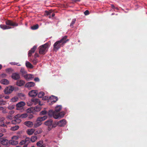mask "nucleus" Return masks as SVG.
Here are the masks:
<instances>
[{
	"label": "nucleus",
	"mask_w": 147,
	"mask_h": 147,
	"mask_svg": "<svg viewBox=\"0 0 147 147\" xmlns=\"http://www.w3.org/2000/svg\"><path fill=\"white\" fill-rule=\"evenodd\" d=\"M67 36H65L60 40L55 42L53 45V50L57 51L61 47H63L69 40L67 39Z\"/></svg>",
	"instance_id": "f257e3e1"
},
{
	"label": "nucleus",
	"mask_w": 147,
	"mask_h": 147,
	"mask_svg": "<svg viewBox=\"0 0 147 147\" xmlns=\"http://www.w3.org/2000/svg\"><path fill=\"white\" fill-rule=\"evenodd\" d=\"M49 46L48 43H46L40 46L39 47V54L41 55H45L47 51Z\"/></svg>",
	"instance_id": "f03ea898"
},
{
	"label": "nucleus",
	"mask_w": 147,
	"mask_h": 147,
	"mask_svg": "<svg viewBox=\"0 0 147 147\" xmlns=\"http://www.w3.org/2000/svg\"><path fill=\"white\" fill-rule=\"evenodd\" d=\"M47 117L46 116L38 117L34 124V127L36 128L40 126L42 123V121L46 119Z\"/></svg>",
	"instance_id": "7ed1b4c3"
},
{
	"label": "nucleus",
	"mask_w": 147,
	"mask_h": 147,
	"mask_svg": "<svg viewBox=\"0 0 147 147\" xmlns=\"http://www.w3.org/2000/svg\"><path fill=\"white\" fill-rule=\"evenodd\" d=\"M19 137L18 136H13L11 138V139L9 141V143L12 145H17L18 143L17 140Z\"/></svg>",
	"instance_id": "20e7f679"
},
{
	"label": "nucleus",
	"mask_w": 147,
	"mask_h": 147,
	"mask_svg": "<svg viewBox=\"0 0 147 147\" xmlns=\"http://www.w3.org/2000/svg\"><path fill=\"white\" fill-rule=\"evenodd\" d=\"M14 88L13 86L7 87L4 89V92L6 94L11 93L14 90Z\"/></svg>",
	"instance_id": "39448f33"
},
{
	"label": "nucleus",
	"mask_w": 147,
	"mask_h": 147,
	"mask_svg": "<svg viewBox=\"0 0 147 147\" xmlns=\"http://www.w3.org/2000/svg\"><path fill=\"white\" fill-rule=\"evenodd\" d=\"M30 143V138L26 137L25 140H22L19 143L20 145H28Z\"/></svg>",
	"instance_id": "423d86ee"
},
{
	"label": "nucleus",
	"mask_w": 147,
	"mask_h": 147,
	"mask_svg": "<svg viewBox=\"0 0 147 147\" xmlns=\"http://www.w3.org/2000/svg\"><path fill=\"white\" fill-rule=\"evenodd\" d=\"M25 103L24 102L21 101L16 105L17 109L20 110L23 108V107L25 105Z\"/></svg>",
	"instance_id": "0eeeda50"
},
{
	"label": "nucleus",
	"mask_w": 147,
	"mask_h": 147,
	"mask_svg": "<svg viewBox=\"0 0 147 147\" xmlns=\"http://www.w3.org/2000/svg\"><path fill=\"white\" fill-rule=\"evenodd\" d=\"M6 25L13 26H18V24L15 22H13L10 20H7L5 22Z\"/></svg>",
	"instance_id": "6e6552de"
},
{
	"label": "nucleus",
	"mask_w": 147,
	"mask_h": 147,
	"mask_svg": "<svg viewBox=\"0 0 147 147\" xmlns=\"http://www.w3.org/2000/svg\"><path fill=\"white\" fill-rule=\"evenodd\" d=\"M37 94V91L36 90H32L28 93L29 96L31 97H34L36 96Z\"/></svg>",
	"instance_id": "1a4fd4ad"
},
{
	"label": "nucleus",
	"mask_w": 147,
	"mask_h": 147,
	"mask_svg": "<svg viewBox=\"0 0 147 147\" xmlns=\"http://www.w3.org/2000/svg\"><path fill=\"white\" fill-rule=\"evenodd\" d=\"M65 115V113L64 112H61L60 113H56V115L54 116V118L57 119L60 118H62L64 117Z\"/></svg>",
	"instance_id": "9d476101"
},
{
	"label": "nucleus",
	"mask_w": 147,
	"mask_h": 147,
	"mask_svg": "<svg viewBox=\"0 0 147 147\" xmlns=\"http://www.w3.org/2000/svg\"><path fill=\"white\" fill-rule=\"evenodd\" d=\"M24 124L29 127H32L34 125V123L30 121H27L24 122Z\"/></svg>",
	"instance_id": "9b49d317"
},
{
	"label": "nucleus",
	"mask_w": 147,
	"mask_h": 147,
	"mask_svg": "<svg viewBox=\"0 0 147 147\" xmlns=\"http://www.w3.org/2000/svg\"><path fill=\"white\" fill-rule=\"evenodd\" d=\"M37 47V46L35 45L29 51L28 53V57L31 56L32 55V54L34 53Z\"/></svg>",
	"instance_id": "f8f14e48"
},
{
	"label": "nucleus",
	"mask_w": 147,
	"mask_h": 147,
	"mask_svg": "<svg viewBox=\"0 0 147 147\" xmlns=\"http://www.w3.org/2000/svg\"><path fill=\"white\" fill-rule=\"evenodd\" d=\"M11 78L15 80H18L20 78L19 74L17 73H13L11 75Z\"/></svg>",
	"instance_id": "ddd939ff"
},
{
	"label": "nucleus",
	"mask_w": 147,
	"mask_h": 147,
	"mask_svg": "<svg viewBox=\"0 0 147 147\" xmlns=\"http://www.w3.org/2000/svg\"><path fill=\"white\" fill-rule=\"evenodd\" d=\"M53 121L52 119H50L45 121L44 124L45 125L48 126L52 127Z\"/></svg>",
	"instance_id": "4468645a"
},
{
	"label": "nucleus",
	"mask_w": 147,
	"mask_h": 147,
	"mask_svg": "<svg viewBox=\"0 0 147 147\" xmlns=\"http://www.w3.org/2000/svg\"><path fill=\"white\" fill-rule=\"evenodd\" d=\"M66 123V121L65 120L62 119L58 122V125L59 126H63Z\"/></svg>",
	"instance_id": "2eb2a0df"
},
{
	"label": "nucleus",
	"mask_w": 147,
	"mask_h": 147,
	"mask_svg": "<svg viewBox=\"0 0 147 147\" xmlns=\"http://www.w3.org/2000/svg\"><path fill=\"white\" fill-rule=\"evenodd\" d=\"M35 85L34 82H30L26 83L25 85V87L28 88H30L34 86Z\"/></svg>",
	"instance_id": "dca6fc26"
},
{
	"label": "nucleus",
	"mask_w": 147,
	"mask_h": 147,
	"mask_svg": "<svg viewBox=\"0 0 147 147\" xmlns=\"http://www.w3.org/2000/svg\"><path fill=\"white\" fill-rule=\"evenodd\" d=\"M24 81L22 80H18L16 82V84L18 86H24L25 84Z\"/></svg>",
	"instance_id": "f3484780"
},
{
	"label": "nucleus",
	"mask_w": 147,
	"mask_h": 147,
	"mask_svg": "<svg viewBox=\"0 0 147 147\" xmlns=\"http://www.w3.org/2000/svg\"><path fill=\"white\" fill-rule=\"evenodd\" d=\"M24 77L27 80H30L34 78V76L31 74H26L24 75Z\"/></svg>",
	"instance_id": "a211bd4d"
},
{
	"label": "nucleus",
	"mask_w": 147,
	"mask_h": 147,
	"mask_svg": "<svg viewBox=\"0 0 147 147\" xmlns=\"http://www.w3.org/2000/svg\"><path fill=\"white\" fill-rule=\"evenodd\" d=\"M56 113L55 111H53L52 110H50L48 112V115L50 117H53L54 118V116L55 115H56Z\"/></svg>",
	"instance_id": "6ab92c4d"
},
{
	"label": "nucleus",
	"mask_w": 147,
	"mask_h": 147,
	"mask_svg": "<svg viewBox=\"0 0 147 147\" xmlns=\"http://www.w3.org/2000/svg\"><path fill=\"white\" fill-rule=\"evenodd\" d=\"M0 28L3 30L10 29L11 28V27L10 26H7L4 24L0 25Z\"/></svg>",
	"instance_id": "aec40b11"
},
{
	"label": "nucleus",
	"mask_w": 147,
	"mask_h": 147,
	"mask_svg": "<svg viewBox=\"0 0 147 147\" xmlns=\"http://www.w3.org/2000/svg\"><path fill=\"white\" fill-rule=\"evenodd\" d=\"M1 83L4 85H7L9 84V81L6 79H4L2 80L1 81Z\"/></svg>",
	"instance_id": "412c9836"
},
{
	"label": "nucleus",
	"mask_w": 147,
	"mask_h": 147,
	"mask_svg": "<svg viewBox=\"0 0 147 147\" xmlns=\"http://www.w3.org/2000/svg\"><path fill=\"white\" fill-rule=\"evenodd\" d=\"M16 119L12 121V124H16L20 123L21 122V120L19 118H15Z\"/></svg>",
	"instance_id": "4be33fe9"
},
{
	"label": "nucleus",
	"mask_w": 147,
	"mask_h": 147,
	"mask_svg": "<svg viewBox=\"0 0 147 147\" xmlns=\"http://www.w3.org/2000/svg\"><path fill=\"white\" fill-rule=\"evenodd\" d=\"M9 143V141L8 140L6 139H3L1 141V144L4 145H8Z\"/></svg>",
	"instance_id": "5701e85b"
},
{
	"label": "nucleus",
	"mask_w": 147,
	"mask_h": 147,
	"mask_svg": "<svg viewBox=\"0 0 147 147\" xmlns=\"http://www.w3.org/2000/svg\"><path fill=\"white\" fill-rule=\"evenodd\" d=\"M50 99L53 100L52 101V102H56L58 100V98L57 97L52 96H51L49 97Z\"/></svg>",
	"instance_id": "b1692460"
},
{
	"label": "nucleus",
	"mask_w": 147,
	"mask_h": 147,
	"mask_svg": "<svg viewBox=\"0 0 147 147\" xmlns=\"http://www.w3.org/2000/svg\"><path fill=\"white\" fill-rule=\"evenodd\" d=\"M26 65L28 68H32L33 67V66L32 65L30 62L28 61H26Z\"/></svg>",
	"instance_id": "393cba45"
},
{
	"label": "nucleus",
	"mask_w": 147,
	"mask_h": 147,
	"mask_svg": "<svg viewBox=\"0 0 147 147\" xmlns=\"http://www.w3.org/2000/svg\"><path fill=\"white\" fill-rule=\"evenodd\" d=\"M39 101V100L37 98H32L31 99V101L32 102L33 104L34 103V105L38 104Z\"/></svg>",
	"instance_id": "a878e982"
},
{
	"label": "nucleus",
	"mask_w": 147,
	"mask_h": 147,
	"mask_svg": "<svg viewBox=\"0 0 147 147\" xmlns=\"http://www.w3.org/2000/svg\"><path fill=\"white\" fill-rule=\"evenodd\" d=\"M62 109L61 106L59 105L56 106L55 108V111L56 113H58Z\"/></svg>",
	"instance_id": "bb28decb"
},
{
	"label": "nucleus",
	"mask_w": 147,
	"mask_h": 147,
	"mask_svg": "<svg viewBox=\"0 0 147 147\" xmlns=\"http://www.w3.org/2000/svg\"><path fill=\"white\" fill-rule=\"evenodd\" d=\"M37 139V137L36 136H32L30 139V141H31L32 142H34Z\"/></svg>",
	"instance_id": "cd10ccee"
},
{
	"label": "nucleus",
	"mask_w": 147,
	"mask_h": 147,
	"mask_svg": "<svg viewBox=\"0 0 147 147\" xmlns=\"http://www.w3.org/2000/svg\"><path fill=\"white\" fill-rule=\"evenodd\" d=\"M35 130L33 129H28L27 131V133L29 135H32L34 132Z\"/></svg>",
	"instance_id": "c85d7f7f"
},
{
	"label": "nucleus",
	"mask_w": 147,
	"mask_h": 147,
	"mask_svg": "<svg viewBox=\"0 0 147 147\" xmlns=\"http://www.w3.org/2000/svg\"><path fill=\"white\" fill-rule=\"evenodd\" d=\"M34 109L35 111L38 112L41 110V108L40 106L38 105L34 107Z\"/></svg>",
	"instance_id": "c756f323"
},
{
	"label": "nucleus",
	"mask_w": 147,
	"mask_h": 147,
	"mask_svg": "<svg viewBox=\"0 0 147 147\" xmlns=\"http://www.w3.org/2000/svg\"><path fill=\"white\" fill-rule=\"evenodd\" d=\"M20 72L22 74V75L24 77V75H26L27 72L24 69L21 68Z\"/></svg>",
	"instance_id": "7c9ffc66"
},
{
	"label": "nucleus",
	"mask_w": 147,
	"mask_h": 147,
	"mask_svg": "<svg viewBox=\"0 0 147 147\" xmlns=\"http://www.w3.org/2000/svg\"><path fill=\"white\" fill-rule=\"evenodd\" d=\"M19 128L18 125H16L11 127V129L12 131H15L18 130Z\"/></svg>",
	"instance_id": "2f4dec72"
},
{
	"label": "nucleus",
	"mask_w": 147,
	"mask_h": 147,
	"mask_svg": "<svg viewBox=\"0 0 147 147\" xmlns=\"http://www.w3.org/2000/svg\"><path fill=\"white\" fill-rule=\"evenodd\" d=\"M38 97L39 98H42L45 95V93L42 92H40L37 94Z\"/></svg>",
	"instance_id": "473e14b6"
},
{
	"label": "nucleus",
	"mask_w": 147,
	"mask_h": 147,
	"mask_svg": "<svg viewBox=\"0 0 147 147\" xmlns=\"http://www.w3.org/2000/svg\"><path fill=\"white\" fill-rule=\"evenodd\" d=\"M18 100V98L17 96L14 97L11 99V101L12 102H15L17 101Z\"/></svg>",
	"instance_id": "72a5a7b5"
},
{
	"label": "nucleus",
	"mask_w": 147,
	"mask_h": 147,
	"mask_svg": "<svg viewBox=\"0 0 147 147\" xmlns=\"http://www.w3.org/2000/svg\"><path fill=\"white\" fill-rule=\"evenodd\" d=\"M39 26L38 24H36L31 27V28L32 30H35L38 28Z\"/></svg>",
	"instance_id": "f704fd0d"
},
{
	"label": "nucleus",
	"mask_w": 147,
	"mask_h": 147,
	"mask_svg": "<svg viewBox=\"0 0 147 147\" xmlns=\"http://www.w3.org/2000/svg\"><path fill=\"white\" fill-rule=\"evenodd\" d=\"M76 20V19H74L72 20L71 22L70 25V26L71 27V28L73 27V25L75 23Z\"/></svg>",
	"instance_id": "c9c22d12"
},
{
	"label": "nucleus",
	"mask_w": 147,
	"mask_h": 147,
	"mask_svg": "<svg viewBox=\"0 0 147 147\" xmlns=\"http://www.w3.org/2000/svg\"><path fill=\"white\" fill-rule=\"evenodd\" d=\"M58 125V122H53V124H52V128H55L56 127V126Z\"/></svg>",
	"instance_id": "e433bc0d"
},
{
	"label": "nucleus",
	"mask_w": 147,
	"mask_h": 147,
	"mask_svg": "<svg viewBox=\"0 0 147 147\" xmlns=\"http://www.w3.org/2000/svg\"><path fill=\"white\" fill-rule=\"evenodd\" d=\"M43 144V141L42 140H40L38 142L36 143V145L38 146H41Z\"/></svg>",
	"instance_id": "4c0bfd02"
},
{
	"label": "nucleus",
	"mask_w": 147,
	"mask_h": 147,
	"mask_svg": "<svg viewBox=\"0 0 147 147\" xmlns=\"http://www.w3.org/2000/svg\"><path fill=\"white\" fill-rule=\"evenodd\" d=\"M28 116L27 113H25L21 115V118H25L27 117Z\"/></svg>",
	"instance_id": "58836bf2"
},
{
	"label": "nucleus",
	"mask_w": 147,
	"mask_h": 147,
	"mask_svg": "<svg viewBox=\"0 0 147 147\" xmlns=\"http://www.w3.org/2000/svg\"><path fill=\"white\" fill-rule=\"evenodd\" d=\"M18 96L20 98H24L25 95L22 93H19L18 94Z\"/></svg>",
	"instance_id": "ea45409f"
},
{
	"label": "nucleus",
	"mask_w": 147,
	"mask_h": 147,
	"mask_svg": "<svg viewBox=\"0 0 147 147\" xmlns=\"http://www.w3.org/2000/svg\"><path fill=\"white\" fill-rule=\"evenodd\" d=\"M0 132L2 133H5L6 132V129L4 127H1L0 128Z\"/></svg>",
	"instance_id": "a19ab883"
},
{
	"label": "nucleus",
	"mask_w": 147,
	"mask_h": 147,
	"mask_svg": "<svg viewBox=\"0 0 147 147\" xmlns=\"http://www.w3.org/2000/svg\"><path fill=\"white\" fill-rule=\"evenodd\" d=\"M6 103V102L3 100H0V106L4 105Z\"/></svg>",
	"instance_id": "79ce46f5"
},
{
	"label": "nucleus",
	"mask_w": 147,
	"mask_h": 147,
	"mask_svg": "<svg viewBox=\"0 0 147 147\" xmlns=\"http://www.w3.org/2000/svg\"><path fill=\"white\" fill-rule=\"evenodd\" d=\"M10 64L12 65H17L18 66H20V65H18V63H16L15 62H10Z\"/></svg>",
	"instance_id": "37998d69"
},
{
	"label": "nucleus",
	"mask_w": 147,
	"mask_h": 147,
	"mask_svg": "<svg viewBox=\"0 0 147 147\" xmlns=\"http://www.w3.org/2000/svg\"><path fill=\"white\" fill-rule=\"evenodd\" d=\"M47 113V112L46 111L44 110L41 111L40 113V114L41 115H44L46 114Z\"/></svg>",
	"instance_id": "c03bdc74"
},
{
	"label": "nucleus",
	"mask_w": 147,
	"mask_h": 147,
	"mask_svg": "<svg viewBox=\"0 0 147 147\" xmlns=\"http://www.w3.org/2000/svg\"><path fill=\"white\" fill-rule=\"evenodd\" d=\"M32 62L34 64L36 65L38 61H37L36 59H33L32 61Z\"/></svg>",
	"instance_id": "a18cd8bd"
},
{
	"label": "nucleus",
	"mask_w": 147,
	"mask_h": 147,
	"mask_svg": "<svg viewBox=\"0 0 147 147\" xmlns=\"http://www.w3.org/2000/svg\"><path fill=\"white\" fill-rule=\"evenodd\" d=\"M50 98H49V97L48 96H45L43 97L42 99L44 100H47L48 99H50Z\"/></svg>",
	"instance_id": "49530a36"
},
{
	"label": "nucleus",
	"mask_w": 147,
	"mask_h": 147,
	"mask_svg": "<svg viewBox=\"0 0 147 147\" xmlns=\"http://www.w3.org/2000/svg\"><path fill=\"white\" fill-rule=\"evenodd\" d=\"M33 104L32 102L31 101H28L27 102V105L28 106H31Z\"/></svg>",
	"instance_id": "de8ad7c7"
},
{
	"label": "nucleus",
	"mask_w": 147,
	"mask_h": 147,
	"mask_svg": "<svg viewBox=\"0 0 147 147\" xmlns=\"http://www.w3.org/2000/svg\"><path fill=\"white\" fill-rule=\"evenodd\" d=\"M45 12L47 16H50L51 15V12L46 11Z\"/></svg>",
	"instance_id": "09e8293b"
},
{
	"label": "nucleus",
	"mask_w": 147,
	"mask_h": 147,
	"mask_svg": "<svg viewBox=\"0 0 147 147\" xmlns=\"http://www.w3.org/2000/svg\"><path fill=\"white\" fill-rule=\"evenodd\" d=\"M21 114H18L14 116V118L17 119V118H21Z\"/></svg>",
	"instance_id": "8fccbe9b"
},
{
	"label": "nucleus",
	"mask_w": 147,
	"mask_h": 147,
	"mask_svg": "<svg viewBox=\"0 0 147 147\" xmlns=\"http://www.w3.org/2000/svg\"><path fill=\"white\" fill-rule=\"evenodd\" d=\"M42 129H38L37 131H36V132H37V133L38 134H41L42 132Z\"/></svg>",
	"instance_id": "3c124183"
},
{
	"label": "nucleus",
	"mask_w": 147,
	"mask_h": 147,
	"mask_svg": "<svg viewBox=\"0 0 147 147\" xmlns=\"http://www.w3.org/2000/svg\"><path fill=\"white\" fill-rule=\"evenodd\" d=\"M55 16V14L54 13L52 12L51 13V15L49 16V18H51L52 17H54Z\"/></svg>",
	"instance_id": "603ef678"
},
{
	"label": "nucleus",
	"mask_w": 147,
	"mask_h": 147,
	"mask_svg": "<svg viewBox=\"0 0 147 147\" xmlns=\"http://www.w3.org/2000/svg\"><path fill=\"white\" fill-rule=\"evenodd\" d=\"M14 108L13 106H10L7 107V108L9 110H12Z\"/></svg>",
	"instance_id": "864d4df0"
},
{
	"label": "nucleus",
	"mask_w": 147,
	"mask_h": 147,
	"mask_svg": "<svg viewBox=\"0 0 147 147\" xmlns=\"http://www.w3.org/2000/svg\"><path fill=\"white\" fill-rule=\"evenodd\" d=\"M84 14L85 15H87L89 14V11L88 10H86L84 12Z\"/></svg>",
	"instance_id": "5fc2aeb1"
},
{
	"label": "nucleus",
	"mask_w": 147,
	"mask_h": 147,
	"mask_svg": "<svg viewBox=\"0 0 147 147\" xmlns=\"http://www.w3.org/2000/svg\"><path fill=\"white\" fill-rule=\"evenodd\" d=\"M7 118L11 120L12 119V116L11 115H8L7 116Z\"/></svg>",
	"instance_id": "6e6d98bb"
},
{
	"label": "nucleus",
	"mask_w": 147,
	"mask_h": 147,
	"mask_svg": "<svg viewBox=\"0 0 147 147\" xmlns=\"http://www.w3.org/2000/svg\"><path fill=\"white\" fill-rule=\"evenodd\" d=\"M39 80H40L38 78H36L34 79V80L35 82H39Z\"/></svg>",
	"instance_id": "4d7b16f0"
},
{
	"label": "nucleus",
	"mask_w": 147,
	"mask_h": 147,
	"mask_svg": "<svg viewBox=\"0 0 147 147\" xmlns=\"http://www.w3.org/2000/svg\"><path fill=\"white\" fill-rule=\"evenodd\" d=\"M14 113V111H13L11 110L9 112V113L11 115L13 114Z\"/></svg>",
	"instance_id": "13d9d810"
},
{
	"label": "nucleus",
	"mask_w": 147,
	"mask_h": 147,
	"mask_svg": "<svg viewBox=\"0 0 147 147\" xmlns=\"http://www.w3.org/2000/svg\"><path fill=\"white\" fill-rule=\"evenodd\" d=\"M39 57V56L38 55V54L37 53H35L34 54V57L35 58L37 57Z\"/></svg>",
	"instance_id": "bf43d9fd"
},
{
	"label": "nucleus",
	"mask_w": 147,
	"mask_h": 147,
	"mask_svg": "<svg viewBox=\"0 0 147 147\" xmlns=\"http://www.w3.org/2000/svg\"><path fill=\"white\" fill-rule=\"evenodd\" d=\"M2 112L3 113H7V112L6 111V110L4 109L3 110H2Z\"/></svg>",
	"instance_id": "052dcab7"
},
{
	"label": "nucleus",
	"mask_w": 147,
	"mask_h": 147,
	"mask_svg": "<svg viewBox=\"0 0 147 147\" xmlns=\"http://www.w3.org/2000/svg\"><path fill=\"white\" fill-rule=\"evenodd\" d=\"M33 117V116L32 115H29L28 117V118L30 119H32Z\"/></svg>",
	"instance_id": "680f3d73"
},
{
	"label": "nucleus",
	"mask_w": 147,
	"mask_h": 147,
	"mask_svg": "<svg viewBox=\"0 0 147 147\" xmlns=\"http://www.w3.org/2000/svg\"><path fill=\"white\" fill-rule=\"evenodd\" d=\"M4 120V118L3 117H0V122H2Z\"/></svg>",
	"instance_id": "e2e57ef3"
},
{
	"label": "nucleus",
	"mask_w": 147,
	"mask_h": 147,
	"mask_svg": "<svg viewBox=\"0 0 147 147\" xmlns=\"http://www.w3.org/2000/svg\"><path fill=\"white\" fill-rule=\"evenodd\" d=\"M39 147H46V145L45 144H43L41 146H39Z\"/></svg>",
	"instance_id": "0e129e2a"
},
{
	"label": "nucleus",
	"mask_w": 147,
	"mask_h": 147,
	"mask_svg": "<svg viewBox=\"0 0 147 147\" xmlns=\"http://www.w3.org/2000/svg\"><path fill=\"white\" fill-rule=\"evenodd\" d=\"M28 110H29V111H28V112H29V111L30 112H31L32 111V110H31V108H30L28 109H27V111H28Z\"/></svg>",
	"instance_id": "69168bd1"
},
{
	"label": "nucleus",
	"mask_w": 147,
	"mask_h": 147,
	"mask_svg": "<svg viewBox=\"0 0 147 147\" xmlns=\"http://www.w3.org/2000/svg\"><path fill=\"white\" fill-rule=\"evenodd\" d=\"M52 127H49L48 126V130L49 131L51 130L52 128H53Z\"/></svg>",
	"instance_id": "338daca9"
},
{
	"label": "nucleus",
	"mask_w": 147,
	"mask_h": 147,
	"mask_svg": "<svg viewBox=\"0 0 147 147\" xmlns=\"http://www.w3.org/2000/svg\"><path fill=\"white\" fill-rule=\"evenodd\" d=\"M9 98V96H6L5 97V99H8Z\"/></svg>",
	"instance_id": "774afa93"
}]
</instances>
